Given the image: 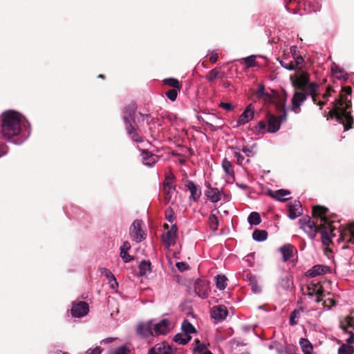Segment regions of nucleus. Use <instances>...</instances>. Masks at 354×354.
<instances>
[{
  "label": "nucleus",
  "mask_w": 354,
  "mask_h": 354,
  "mask_svg": "<svg viewBox=\"0 0 354 354\" xmlns=\"http://www.w3.org/2000/svg\"><path fill=\"white\" fill-rule=\"evenodd\" d=\"M1 138L15 145L22 144L30 136V124L18 112L9 110L1 115Z\"/></svg>",
  "instance_id": "nucleus-1"
},
{
  "label": "nucleus",
  "mask_w": 354,
  "mask_h": 354,
  "mask_svg": "<svg viewBox=\"0 0 354 354\" xmlns=\"http://www.w3.org/2000/svg\"><path fill=\"white\" fill-rule=\"evenodd\" d=\"M293 86L303 92H305L308 96H310L314 104L319 106L322 109L324 106V102L317 100L319 95V85L316 82L310 81L309 74L304 71L298 70L294 77H291Z\"/></svg>",
  "instance_id": "nucleus-2"
},
{
  "label": "nucleus",
  "mask_w": 354,
  "mask_h": 354,
  "mask_svg": "<svg viewBox=\"0 0 354 354\" xmlns=\"http://www.w3.org/2000/svg\"><path fill=\"white\" fill-rule=\"evenodd\" d=\"M351 107V102L342 95L334 102L333 109L329 111L332 118L343 124L344 131L348 130L353 122V118L348 110Z\"/></svg>",
  "instance_id": "nucleus-3"
},
{
  "label": "nucleus",
  "mask_w": 354,
  "mask_h": 354,
  "mask_svg": "<svg viewBox=\"0 0 354 354\" xmlns=\"http://www.w3.org/2000/svg\"><path fill=\"white\" fill-rule=\"evenodd\" d=\"M283 113L279 116L269 115L268 118V132L276 133L280 129L281 124L287 120V113L285 106L282 107Z\"/></svg>",
  "instance_id": "nucleus-4"
},
{
  "label": "nucleus",
  "mask_w": 354,
  "mask_h": 354,
  "mask_svg": "<svg viewBox=\"0 0 354 354\" xmlns=\"http://www.w3.org/2000/svg\"><path fill=\"white\" fill-rule=\"evenodd\" d=\"M142 221L136 219L133 222L129 229L130 236L136 243L142 241L146 237V234L142 230Z\"/></svg>",
  "instance_id": "nucleus-5"
},
{
  "label": "nucleus",
  "mask_w": 354,
  "mask_h": 354,
  "mask_svg": "<svg viewBox=\"0 0 354 354\" xmlns=\"http://www.w3.org/2000/svg\"><path fill=\"white\" fill-rule=\"evenodd\" d=\"M301 229L307 233L311 239H314L317 234V227L314 221L306 216L299 219Z\"/></svg>",
  "instance_id": "nucleus-6"
},
{
  "label": "nucleus",
  "mask_w": 354,
  "mask_h": 354,
  "mask_svg": "<svg viewBox=\"0 0 354 354\" xmlns=\"http://www.w3.org/2000/svg\"><path fill=\"white\" fill-rule=\"evenodd\" d=\"M254 115V107L252 104H248L236 120L234 127L243 126L251 121Z\"/></svg>",
  "instance_id": "nucleus-7"
},
{
  "label": "nucleus",
  "mask_w": 354,
  "mask_h": 354,
  "mask_svg": "<svg viewBox=\"0 0 354 354\" xmlns=\"http://www.w3.org/2000/svg\"><path fill=\"white\" fill-rule=\"evenodd\" d=\"M89 307L86 302L81 301L77 303L72 304L71 309V315L74 317H82L88 314Z\"/></svg>",
  "instance_id": "nucleus-8"
},
{
  "label": "nucleus",
  "mask_w": 354,
  "mask_h": 354,
  "mask_svg": "<svg viewBox=\"0 0 354 354\" xmlns=\"http://www.w3.org/2000/svg\"><path fill=\"white\" fill-rule=\"evenodd\" d=\"M205 186L206 187L205 196L210 202L216 203L221 200L223 194L217 187H212L208 182H205Z\"/></svg>",
  "instance_id": "nucleus-9"
},
{
  "label": "nucleus",
  "mask_w": 354,
  "mask_h": 354,
  "mask_svg": "<svg viewBox=\"0 0 354 354\" xmlns=\"http://www.w3.org/2000/svg\"><path fill=\"white\" fill-rule=\"evenodd\" d=\"M171 323L167 319H162L154 323L153 322V334L155 336L164 335L170 330Z\"/></svg>",
  "instance_id": "nucleus-10"
},
{
  "label": "nucleus",
  "mask_w": 354,
  "mask_h": 354,
  "mask_svg": "<svg viewBox=\"0 0 354 354\" xmlns=\"http://www.w3.org/2000/svg\"><path fill=\"white\" fill-rule=\"evenodd\" d=\"M124 122L125 124V129L127 134L129 136L131 140L135 142H143V138L139 136L136 129H135L133 124L131 123L129 118L127 115L122 116Z\"/></svg>",
  "instance_id": "nucleus-11"
},
{
  "label": "nucleus",
  "mask_w": 354,
  "mask_h": 354,
  "mask_svg": "<svg viewBox=\"0 0 354 354\" xmlns=\"http://www.w3.org/2000/svg\"><path fill=\"white\" fill-rule=\"evenodd\" d=\"M147 354H176V350L167 342L156 344Z\"/></svg>",
  "instance_id": "nucleus-12"
},
{
  "label": "nucleus",
  "mask_w": 354,
  "mask_h": 354,
  "mask_svg": "<svg viewBox=\"0 0 354 354\" xmlns=\"http://www.w3.org/2000/svg\"><path fill=\"white\" fill-rule=\"evenodd\" d=\"M343 242L354 245V223L348 224L340 230V238Z\"/></svg>",
  "instance_id": "nucleus-13"
},
{
  "label": "nucleus",
  "mask_w": 354,
  "mask_h": 354,
  "mask_svg": "<svg viewBox=\"0 0 354 354\" xmlns=\"http://www.w3.org/2000/svg\"><path fill=\"white\" fill-rule=\"evenodd\" d=\"M328 212L329 210L328 208L321 206L316 205L313 208V217L319 218L322 222L328 224L330 222L328 218Z\"/></svg>",
  "instance_id": "nucleus-14"
},
{
  "label": "nucleus",
  "mask_w": 354,
  "mask_h": 354,
  "mask_svg": "<svg viewBox=\"0 0 354 354\" xmlns=\"http://www.w3.org/2000/svg\"><path fill=\"white\" fill-rule=\"evenodd\" d=\"M308 96L305 92H296L292 98V111L295 113L299 112V107Z\"/></svg>",
  "instance_id": "nucleus-15"
},
{
  "label": "nucleus",
  "mask_w": 354,
  "mask_h": 354,
  "mask_svg": "<svg viewBox=\"0 0 354 354\" xmlns=\"http://www.w3.org/2000/svg\"><path fill=\"white\" fill-rule=\"evenodd\" d=\"M228 315V310L225 306H214L211 310V316L217 322L223 321Z\"/></svg>",
  "instance_id": "nucleus-16"
},
{
  "label": "nucleus",
  "mask_w": 354,
  "mask_h": 354,
  "mask_svg": "<svg viewBox=\"0 0 354 354\" xmlns=\"http://www.w3.org/2000/svg\"><path fill=\"white\" fill-rule=\"evenodd\" d=\"M277 287L278 289L281 288L284 291H289L293 288V279L290 274H282L277 282Z\"/></svg>",
  "instance_id": "nucleus-17"
},
{
  "label": "nucleus",
  "mask_w": 354,
  "mask_h": 354,
  "mask_svg": "<svg viewBox=\"0 0 354 354\" xmlns=\"http://www.w3.org/2000/svg\"><path fill=\"white\" fill-rule=\"evenodd\" d=\"M137 333L144 337L154 336L153 320L140 324L137 327Z\"/></svg>",
  "instance_id": "nucleus-18"
},
{
  "label": "nucleus",
  "mask_w": 354,
  "mask_h": 354,
  "mask_svg": "<svg viewBox=\"0 0 354 354\" xmlns=\"http://www.w3.org/2000/svg\"><path fill=\"white\" fill-rule=\"evenodd\" d=\"M332 271L330 267L325 265H315L312 268L308 270L306 275L309 277H315L321 274L330 273Z\"/></svg>",
  "instance_id": "nucleus-19"
},
{
  "label": "nucleus",
  "mask_w": 354,
  "mask_h": 354,
  "mask_svg": "<svg viewBox=\"0 0 354 354\" xmlns=\"http://www.w3.org/2000/svg\"><path fill=\"white\" fill-rule=\"evenodd\" d=\"M142 163L152 167L159 160L158 156L147 150H142L141 153Z\"/></svg>",
  "instance_id": "nucleus-20"
},
{
  "label": "nucleus",
  "mask_w": 354,
  "mask_h": 354,
  "mask_svg": "<svg viewBox=\"0 0 354 354\" xmlns=\"http://www.w3.org/2000/svg\"><path fill=\"white\" fill-rule=\"evenodd\" d=\"M185 187L189 190L191 193L189 200L197 201L202 194L201 189L199 186L196 185L193 181L187 180L185 183Z\"/></svg>",
  "instance_id": "nucleus-21"
},
{
  "label": "nucleus",
  "mask_w": 354,
  "mask_h": 354,
  "mask_svg": "<svg viewBox=\"0 0 354 354\" xmlns=\"http://www.w3.org/2000/svg\"><path fill=\"white\" fill-rule=\"evenodd\" d=\"M289 218L293 220L302 214L301 203L299 201H295L288 205Z\"/></svg>",
  "instance_id": "nucleus-22"
},
{
  "label": "nucleus",
  "mask_w": 354,
  "mask_h": 354,
  "mask_svg": "<svg viewBox=\"0 0 354 354\" xmlns=\"http://www.w3.org/2000/svg\"><path fill=\"white\" fill-rule=\"evenodd\" d=\"M137 106L133 102H131L128 105L124 107L122 112L123 116L127 115L131 124H135V114L136 112Z\"/></svg>",
  "instance_id": "nucleus-23"
},
{
  "label": "nucleus",
  "mask_w": 354,
  "mask_h": 354,
  "mask_svg": "<svg viewBox=\"0 0 354 354\" xmlns=\"http://www.w3.org/2000/svg\"><path fill=\"white\" fill-rule=\"evenodd\" d=\"M176 232V228L173 226L170 230L167 231L166 234L162 236L163 242L167 248L174 245Z\"/></svg>",
  "instance_id": "nucleus-24"
},
{
  "label": "nucleus",
  "mask_w": 354,
  "mask_h": 354,
  "mask_svg": "<svg viewBox=\"0 0 354 354\" xmlns=\"http://www.w3.org/2000/svg\"><path fill=\"white\" fill-rule=\"evenodd\" d=\"M195 292L202 299L207 297V285L203 281H197L195 283Z\"/></svg>",
  "instance_id": "nucleus-25"
},
{
  "label": "nucleus",
  "mask_w": 354,
  "mask_h": 354,
  "mask_svg": "<svg viewBox=\"0 0 354 354\" xmlns=\"http://www.w3.org/2000/svg\"><path fill=\"white\" fill-rule=\"evenodd\" d=\"M290 194V191L287 189H278L275 192L270 191L268 192V195L272 198L278 201H286L288 200V198H284L286 196L289 195Z\"/></svg>",
  "instance_id": "nucleus-26"
},
{
  "label": "nucleus",
  "mask_w": 354,
  "mask_h": 354,
  "mask_svg": "<svg viewBox=\"0 0 354 354\" xmlns=\"http://www.w3.org/2000/svg\"><path fill=\"white\" fill-rule=\"evenodd\" d=\"M99 270H100V273L102 275L105 276L106 278L108 279L109 283L110 284V287L111 288L113 289V288H115V286L117 287L118 286L115 277H114L113 273L109 269H107L106 268H100Z\"/></svg>",
  "instance_id": "nucleus-27"
},
{
  "label": "nucleus",
  "mask_w": 354,
  "mask_h": 354,
  "mask_svg": "<svg viewBox=\"0 0 354 354\" xmlns=\"http://www.w3.org/2000/svg\"><path fill=\"white\" fill-rule=\"evenodd\" d=\"M294 247L290 244H286L280 248L279 250L283 257V261L286 262L292 257Z\"/></svg>",
  "instance_id": "nucleus-28"
},
{
  "label": "nucleus",
  "mask_w": 354,
  "mask_h": 354,
  "mask_svg": "<svg viewBox=\"0 0 354 354\" xmlns=\"http://www.w3.org/2000/svg\"><path fill=\"white\" fill-rule=\"evenodd\" d=\"M304 9L308 12H317L320 10L321 6L317 0H304Z\"/></svg>",
  "instance_id": "nucleus-29"
},
{
  "label": "nucleus",
  "mask_w": 354,
  "mask_h": 354,
  "mask_svg": "<svg viewBox=\"0 0 354 354\" xmlns=\"http://www.w3.org/2000/svg\"><path fill=\"white\" fill-rule=\"evenodd\" d=\"M331 71L335 77L338 80H346L347 78V73L344 70L335 63L331 65Z\"/></svg>",
  "instance_id": "nucleus-30"
},
{
  "label": "nucleus",
  "mask_w": 354,
  "mask_h": 354,
  "mask_svg": "<svg viewBox=\"0 0 354 354\" xmlns=\"http://www.w3.org/2000/svg\"><path fill=\"white\" fill-rule=\"evenodd\" d=\"M299 344L304 354H313V345L308 339L301 338L299 340Z\"/></svg>",
  "instance_id": "nucleus-31"
},
{
  "label": "nucleus",
  "mask_w": 354,
  "mask_h": 354,
  "mask_svg": "<svg viewBox=\"0 0 354 354\" xmlns=\"http://www.w3.org/2000/svg\"><path fill=\"white\" fill-rule=\"evenodd\" d=\"M140 276H146L151 272V263L149 261H142L138 266Z\"/></svg>",
  "instance_id": "nucleus-32"
},
{
  "label": "nucleus",
  "mask_w": 354,
  "mask_h": 354,
  "mask_svg": "<svg viewBox=\"0 0 354 354\" xmlns=\"http://www.w3.org/2000/svg\"><path fill=\"white\" fill-rule=\"evenodd\" d=\"M252 238L256 241H263L268 238V232L263 230H255L252 233Z\"/></svg>",
  "instance_id": "nucleus-33"
},
{
  "label": "nucleus",
  "mask_w": 354,
  "mask_h": 354,
  "mask_svg": "<svg viewBox=\"0 0 354 354\" xmlns=\"http://www.w3.org/2000/svg\"><path fill=\"white\" fill-rule=\"evenodd\" d=\"M163 82L165 84L171 86L172 89H177L180 91L182 88V84L176 78L169 77L163 80Z\"/></svg>",
  "instance_id": "nucleus-34"
},
{
  "label": "nucleus",
  "mask_w": 354,
  "mask_h": 354,
  "mask_svg": "<svg viewBox=\"0 0 354 354\" xmlns=\"http://www.w3.org/2000/svg\"><path fill=\"white\" fill-rule=\"evenodd\" d=\"M176 190L175 185H171L169 187H163L162 191L164 193V201L165 204H167L170 202L172 195Z\"/></svg>",
  "instance_id": "nucleus-35"
},
{
  "label": "nucleus",
  "mask_w": 354,
  "mask_h": 354,
  "mask_svg": "<svg viewBox=\"0 0 354 354\" xmlns=\"http://www.w3.org/2000/svg\"><path fill=\"white\" fill-rule=\"evenodd\" d=\"M181 328L183 334L190 335L192 333L196 332V329L194 326L187 320H184L182 323Z\"/></svg>",
  "instance_id": "nucleus-36"
},
{
  "label": "nucleus",
  "mask_w": 354,
  "mask_h": 354,
  "mask_svg": "<svg viewBox=\"0 0 354 354\" xmlns=\"http://www.w3.org/2000/svg\"><path fill=\"white\" fill-rule=\"evenodd\" d=\"M190 339V335L183 333H177L174 337V341L181 345L186 344Z\"/></svg>",
  "instance_id": "nucleus-37"
},
{
  "label": "nucleus",
  "mask_w": 354,
  "mask_h": 354,
  "mask_svg": "<svg viewBox=\"0 0 354 354\" xmlns=\"http://www.w3.org/2000/svg\"><path fill=\"white\" fill-rule=\"evenodd\" d=\"M227 279L226 277L223 274H218L216 277V288L220 290H223L225 288L227 285Z\"/></svg>",
  "instance_id": "nucleus-38"
},
{
  "label": "nucleus",
  "mask_w": 354,
  "mask_h": 354,
  "mask_svg": "<svg viewBox=\"0 0 354 354\" xmlns=\"http://www.w3.org/2000/svg\"><path fill=\"white\" fill-rule=\"evenodd\" d=\"M248 221L252 225H257L261 221V216L258 212H252L249 214Z\"/></svg>",
  "instance_id": "nucleus-39"
},
{
  "label": "nucleus",
  "mask_w": 354,
  "mask_h": 354,
  "mask_svg": "<svg viewBox=\"0 0 354 354\" xmlns=\"http://www.w3.org/2000/svg\"><path fill=\"white\" fill-rule=\"evenodd\" d=\"M257 57V55H250L248 57L243 58L242 62L246 65L247 68L254 67L257 65V63L256 62Z\"/></svg>",
  "instance_id": "nucleus-40"
},
{
  "label": "nucleus",
  "mask_w": 354,
  "mask_h": 354,
  "mask_svg": "<svg viewBox=\"0 0 354 354\" xmlns=\"http://www.w3.org/2000/svg\"><path fill=\"white\" fill-rule=\"evenodd\" d=\"M230 149L234 150V156L236 158L237 164L241 165L245 160L244 156L240 153V149L237 147H230Z\"/></svg>",
  "instance_id": "nucleus-41"
},
{
  "label": "nucleus",
  "mask_w": 354,
  "mask_h": 354,
  "mask_svg": "<svg viewBox=\"0 0 354 354\" xmlns=\"http://www.w3.org/2000/svg\"><path fill=\"white\" fill-rule=\"evenodd\" d=\"M209 227L212 230H213V231L217 230L218 226V220L217 216L215 214H210V216L209 217Z\"/></svg>",
  "instance_id": "nucleus-42"
},
{
  "label": "nucleus",
  "mask_w": 354,
  "mask_h": 354,
  "mask_svg": "<svg viewBox=\"0 0 354 354\" xmlns=\"http://www.w3.org/2000/svg\"><path fill=\"white\" fill-rule=\"evenodd\" d=\"M223 75H221L219 71L217 68H214L211 70L208 75L206 77V79L209 82H213L214 80H216L218 77H223Z\"/></svg>",
  "instance_id": "nucleus-43"
},
{
  "label": "nucleus",
  "mask_w": 354,
  "mask_h": 354,
  "mask_svg": "<svg viewBox=\"0 0 354 354\" xmlns=\"http://www.w3.org/2000/svg\"><path fill=\"white\" fill-rule=\"evenodd\" d=\"M301 312L300 309H295L290 315V325L295 326L297 324V319L299 318V313Z\"/></svg>",
  "instance_id": "nucleus-44"
},
{
  "label": "nucleus",
  "mask_w": 354,
  "mask_h": 354,
  "mask_svg": "<svg viewBox=\"0 0 354 354\" xmlns=\"http://www.w3.org/2000/svg\"><path fill=\"white\" fill-rule=\"evenodd\" d=\"M222 167L227 174L231 175L234 174L232 169V163L227 158H224L222 161Z\"/></svg>",
  "instance_id": "nucleus-45"
},
{
  "label": "nucleus",
  "mask_w": 354,
  "mask_h": 354,
  "mask_svg": "<svg viewBox=\"0 0 354 354\" xmlns=\"http://www.w3.org/2000/svg\"><path fill=\"white\" fill-rule=\"evenodd\" d=\"M279 63L283 68L288 71L295 70V66L292 61H288L287 59H284L279 60Z\"/></svg>",
  "instance_id": "nucleus-46"
},
{
  "label": "nucleus",
  "mask_w": 354,
  "mask_h": 354,
  "mask_svg": "<svg viewBox=\"0 0 354 354\" xmlns=\"http://www.w3.org/2000/svg\"><path fill=\"white\" fill-rule=\"evenodd\" d=\"M353 348L348 344H343L338 349L339 354H353Z\"/></svg>",
  "instance_id": "nucleus-47"
},
{
  "label": "nucleus",
  "mask_w": 354,
  "mask_h": 354,
  "mask_svg": "<svg viewBox=\"0 0 354 354\" xmlns=\"http://www.w3.org/2000/svg\"><path fill=\"white\" fill-rule=\"evenodd\" d=\"M293 59L294 60L292 62L295 64V70L296 69L301 70V68L302 67L303 64L304 62V59L302 57V56L301 55L295 56L293 57Z\"/></svg>",
  "instance_id": "nucleus-48"
},
{
  "label": "nucleus",
  "mask_w": 354,
  "mask_h": 354,
  "mask_svg": "<svg viewBox=\"0 0 354 354\" xmlns=\"http://www.w3.org/2000/svg\"><path fill=\"white\" fill-rule=\"evenodd\" d=\"M178 91H179L177 89H170L165 93V95L168 99L174 102L177 98Z\"/></svg>",
  "instance_id": "nucleus-49"
},
{
  "label": "nucleus",
  "mask_w": 354,
  "mask_h": 354,
  "mask_svg": "<svg viewBox=\"0 0 354 354\" xmlns=\"http://www.w3.org/2000/svg\"><path fill=\"white\" fill-rule=\"evenodd\" d=\"M254 146H243V148L241 149L248 157H252L254 155Z\"/></svg>",
  "instance_id": "nucleus-50"
},
{
  "label": "nucleus",
  "mask_w": 354,
  "mask_h": 354,
  "mask_svg": "<svg viewBox=\"0 0 354 354\" xmlns=\"http://www.w3.org/2000/svg\"><path fill=\"white\" fill-rule=\"evenodd\" d=\"M330 234L326 230L322 232V241L324 245H328L331 242Z\"/></svg>",
  "instance_id": "nucleus-51"
},
{
  "label": "nucleus",
  "mask_w": 354,
  "mask_h": 354,
  "mask_svg": "<svg viewBox=\"0 0 354 354\" xmlns=\"http://www.w3.org/2000/svg\"><path fill=\"white\" fill-rule=\"evenodd\" d=\"M129 349L125 346H120L114 349L111 354H129Z\"/></svg>",
  "instance_id": "nucleus-52"
},
{
  "label": "nucleus",
  "mask_w": 354,
  "mask_h": 354,
  "mask_svg": "<svg viewBox=\"0 0 354 354\" xmlns=\"http://www.w3.org/2000/svg\"><path fill=\"white\" fill-rule=\"evenodd\" d=\"M128 251L120 250V256L124 263H129L133 259V257L128 254Z\"/></svg>",
  "instance_id": "nucleus-53"
},
{
  "label": "nucleus",
  "mask_w": 354,
  "mask_h": 354,
  "mask_svg": "<svg viewBox=\"0 0 354 354\" xmlns=\"http://www.w3.org/2000/svg\"><path fill=\"white\" fill-rule=\"evenodd\" d=\"M267 91H266L265 86L263 84H259L258 87V90L257 91L255 95L257 98L261 100L263 96L266 94Z\"/></svg>",
  "instance_id": "nucleus-54"
},
{
  "label": "nucleus",
  "mask_w": 354,
  "mask_h": 354,
  "mask_svg": "<svg viewBox=\"0 0 354 354\" xmlns=\"http://www.w3.org/2000/svg\"><path fill=\"white\" fill-rule=\"evenodd\" d=\"M176 266L180 272L185 271L189 268V266L185 262H177Z\"/></svg>",
  "instance_id": "nucleus-55"
},
{
  "label": "nucleus",
  "mask_w": 354,
  "mask_h": 354,
  "mask_svg": "<svg viewBox=\"0 0 354 354\" xmlns=\"http://www.w3.org/2000/svg\"><path fill=\"white\" fill-rule=\"evenodd\" d=\"M8 148L4 143L0 142V158L7 154Z\"/></svg>",
  "instance_id": "nucleus-56"
},
{
  "label": "nucleus",
  "mask_w": 354,
  "mask_h": 354,
  "mask_svg": "<svg viewBox=\"0 0 354 354\" xmlns=\"http://www.w3.org/2000/svg\"><path fill=\"white\" fill-rule=\"evenodd\" d=\"M261 100H263L266 103H272L273 100L272 95L268 92H266Z\"/></svg>",
  "instance_id": "nucleus-57"
},
{
  "label": "nucleus",
  "mask_w": 354,
  "mask_h": 354,
  "mask_svg": "<svg viewBox=\"0 0 354 354\" xmlns=\"http://www.w3.org/2000/svg\"><path fill=\"white\" fill-rule=\"evenodd\" d=\"M172 213H173V212H172L171 209H167L166 211V213H165L166 218L170 223H172L173 220H174V217H173Z\"/></svg>",
  "instance_id": "nucleus-58"
},
{
  "label": "nucleus",
  "mask_w": 354,
  "mask_h": 354,
  "mask_svg": "<svg viewBox=\"0 0 354 354\" xmlns=\"http://www.w3.org/2000/svg\"><path fill=\"white\" fill-rule=\"evenodd\" d=\"M220 106L227 111H230L233 109L232 104L228 102H221Z\"/></svg>",
  "instance_id": "nucleus-59"
},
{
  "label": "nucleus",
  "mask_w": 354,
  "mask_h": 354,
  "mask_svg": "<svg viewBox=\"0 0 354 354\" xmlns=\"http://www.w3.org/2000/svg\"><path fill=\"white\" fill-rule=\"evenodd\" d=\"M131 248V244L128 241H124L120 248V250L128 251Z\"/></svg>",
  "instance_id": "nucleus-60"
},
{
  "label": "nucleus",
  "mask_w": 354,
  "mask_h": 354,
  "mask_svg": "<svg viewBox=\"0 0 354 354\" xmlns=\"http://www.w3.org/2000/svg\"><path fill=\"white\" fill-rule=\"evenodd\" d=\"M171 185H175L173 182V178L167 177L163 184V187H169Z\"/></svg>",
  "instance_id": "nucleus-61"
},
{
  "label": "nucleus",
  "mask_w": 354,
  "mask_h": 354,
  "mask_svg": "<svg viewBox=\"0 0 354 354\" xmlns=\"http://www.w3.org/2000/svg\"><path fill=\"white\" fill-rule=\"evenodd\" d=\"M205 348V346L204 344H201L199 342H198V344L196 346L195 349L198 352V354L201 353V352H205L204 351Z\"/></svg>",
  "instance_id": "nucleus-62"
},
{
  "label": "nucleus",
  "mask_w": 354,
  "mask_h": 354,
  "mask_svg": "<svg viewBox=\"0 0 354 354\" xmlns=\"http://www.w3.org/2000/svg\"><path fill=\"white\" fill-rule=\"evenodd\" d=\"M290 53L292 55V57L298 55H297L298 50H297V47L296 46H292L290 48Z\"/></svg>",
  "instance_id": "nucleus-63"
},
{
  "label": "nucleus",
  "mask_w": 354,
  "mask_h": 354,
  "mask_svg": "<svg viewBox=\"0 0 354 354\" xmlns=\"http://www.w3.org/2000/svg\"><path fill=\"white\" fill-rule=\"evenodd\" d=\"M101 349L100 347H96L95 349L93 350H88L87 351L88 354H100L101 353Z\"/></svg>",
  "instance_id": "nucleus-64"
}]
</instances>
